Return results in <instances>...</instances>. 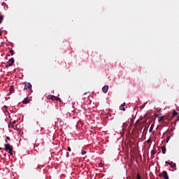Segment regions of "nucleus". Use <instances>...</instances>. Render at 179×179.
Returning a JSON list of instances; mask_svg holds the SVG:
<instances>
[{
    "label": "nucleus",
    "mask_w": 179,
    "mask_h": 179,
    "mask_svg": "<svg viewBox=\"0 0 179 179\" xmlns=\"http://www.w3.org/2000/svg\"><path fill=\"white\" fill-rule=\"evenodd\" d=\"M4 146L6 151L8 152L11 155H13V147L9 143L5 144Z\"/></svg>",
    "instance_id": "1"
},
{
    "label": "nucleus",
    "mask_w": 179,
    "mask_h": 179,
    "mask_svg": "<svg viewBox=\"0 0 179 179\" xmlns=\"http://www.w3.org/2000/svg\"><path fill=\"white\" fill-rule=\"evenodd\" d=\"M158 177L163 178L164 179H169L168 173L166 171H162V173H159Z\"/></svg>",
    "instance_id": "2"
},
{
    "label": "nucleus",
    "mask_w": 179,
    "mask_h": 179,
    "mask_svg": "<svg viewBox=\"0 0 179 179\" xmlns=\"http://www.w3.org/2000/svg\"><path fill=\"white\" fill-rule=\"evenodd\" d=\"M48 99H51L52 101H61V99L58 96H54V95H51V96H49L48 97Z\"/></svg>",
    "instance_id": "3"
},
{
    "label": "nucleus",
    "mask_w": 179,
    "mask_h": 179,
    "mask_svg": "<svg viewBox=\"0 0 179 179\" xmlns=\"http://www.w3.org/2000/svg\"><path fill=\"white\" fill-rule=\"evenodd\" d=\"M15 62V60L13 59V57H11L10 59H9V61L7 62L6 67L8 68L9 66H12Z\"/></svg>",
    "instance_id": "4"
},
{
    "label": "nucleus",
    "mask_w": 179,
    "mask_h": 179,
    "mask_svg": "<svg viewBox=\"0 0 179 179\" xmlns=\"http://www.w3.org/2000/svg\"><path fill=\"white\" fill-rule=\"evenodd\" d=\"M165 164L169 165L171 168H176V164L174 163L173 162H169L166 161Z\"/></svg>",
    "instance_id": "5"
},
{
    "label": "nucleus",
    "mask_w": 179,
    "mask_h": 179,
    "mask_svg": "<svg viewBox=\"0 0 179 179\" xmlns=\"http://www.w3.org/2000/svg\"><path fill=\"white\" fill-rule=\"evenodd\" d=\"M32 85L29 83H25V86H24V90H27V89L31 90Z\"/></svg>",
    "instance_id": "6"
},
{
    "label": "nucleus",
    "mask_w": 179,
    "mask_h": 179,
    "mask_svg": "<svg viewBox=\"0 0 179 179\" xmlns=\"http://www.w3.org/2000/svg\"><path fill=\"white\" fill-rule=\"evenodd\" d=\"M120 110L125 111V102L120 106Z\"/></svg>",
    "instance_id": "7"
},
{
    "label": "nucleus",
    "mask_w": 179,
    "mask_h": 179,
    "mask_svg": "<svg viewBox=\"0 0 179 179\" xmlns=\"http://www.w3.org/2000/svg\"><path fill=\"white\" fill-rule=\"evenodd\" d=\"M30 100L29 99V97H26L25 99H24V101H22V103L24 104H28L29 103Z\"/></svg>",
    "instance_id": "8"
},
{
    "label": "nucleus",
    "mask_w": 179,
    "mask_h": 179,
    "mask_svg": "<svg viewBox=\"0 0 179 179\" xmlns=\"http://www.w3.org/2000/svg\"><path fill=\"white\" fill-rule=\"evenodd\" d=\"M161 149H162V154H166V147H165V146H162V147L161 148Z\"/></svg>",
    "instance_id": "9"
},
{
    "label": "nucleus",
    "mask_w": 179,
    "mask_h": 179,
    "mask_svg": "<svg viewBox=\"0 0 179 179\" xmlns=\"http://www.w3.org/2000/svg\"><path fill=\"white\" fill-rule=\"evenodd\" d=\"M178 113L176 110H173V117H176V116H178Z\"/></svg>",
    "instance_id": "10"
},
{
    "label": "nucleus",
    "mask_w": 179,
    "mask_h": 179,
    "mask_svg": "<svg viewBox=\"0 0 179 179\" xmlns=\"http://www.w3.org/2000/svg\"><path fill=\"white\" fill-rule=\"evenodd\" d=\"M4 16L0 14V24H1L3 20Z\"/></svg>",
    "instance_id": "11"
},
{
    "label": "nucleus",
    "mask_w": 179,
    "mask_h": 179,
    "mask_svg": "<svg viewBox=\"0 0 179 179\" xmlns=\"http://www.w3.org/2000/svg\"><path fill=\"white\" fill-rule=\"evenodd\" d=\"M108 89H109V86L108 85H106V86L102 87V90H108Z\"/></svg>",
    "instance_id": "12"
},
{
    "label": "nucleus",
    "mask_w": 179,
    "mask_h": 179,
    "mask_svg": "<svg viewBox=\"0 0 179 179\" xmlns=\"http://www.w3.org/2000/svg\"><path fill=\"white\" fill-rule=\"evenodd\" d=\"M164 120V116H161V117H159V122H163Z\"/></svg>",
    "instance_id": "13"
},
{
    "label": "nucleus",
    "mask_w": 179,
    "mask_h": 179,
    "mask_svg": "<svg viewBox=\"0 0 179 179\" xmlns=\"http://www.w3.org/2000/svg\"><path fill=\"white\" fill-rule=\"evenodd\" d=\"M8 127H9V128L15 129L14 124H11V123H10V124H8Z\"/></svg>",
    "instance_id": "14"
},
{
    "label": "nucleus",
    "mask_w": 179,
    "mask_h": 179,
    "mask_svg": "<svg viewBox=\"0 0 179 179\" xmlns=\"http://www.w3.org/2000/svg\"><path fill=\"white\" fill-rule=\"evenodd\" d=\"M10 141V138L9 137H6V142L7 143V144H8V141Z\"/></svg>",
    "instance_id": "15"
},
{
    "label": "nucleus",
    "mask_w": 179,
    "mask_h": 179,
    "mask_svg": "<svg viewBox=\"0 0 179 179\" xmlns=\"http://www.w3.org/2000/svg\"><path fill=\"white\" fill-rule=\"evenodd\" d=\"M153 129H154V126H153V124H152V126H151V127L150 129V132H152Z\"/></svg>",
    "instance_id": "16"
},
{
    "label": "nucleus",
    "mask_w": 179,
    "mask_h": 179,
    "mask_svg": "<svg viewBox=\"0 0 179 179\" xmlns=\"http://www.w3.org/2000/svg\"><path fill=\"white\" fill-rule=\"evenodd\" d=\"M10 53L11 55L13 56V54H14V50H13V49H11V50H10Z\"/></svg>",
    "instance_id": "17"
},
{
    "label": "nucleus",
    "mask_w": 179,
    "mask_h": 179,
    "mask_svg": "<svg viewBox=\"0 0 179 179\" xmlns=\"http://www.w3.org/2000/svg\"><path fill=\"white\" fill-rule=\"evenodd\" d=\"M136 179H141V176L139 174H137V177H136Z\"/></svg>",
    "instance_id": "18"
},
{
    "label": "nucleus",
    "mask_w": 179,
    "mask_h": 179,
    "mask_svg": "<svg viewBox=\"0 0 179 179\" xmlns=\"http://www.w3.org/2000/svg\"><path fill=\"white\" fill-rule=\"evenodd\" d=\"M86 153H87L86 151H85V150H83V151H82V155H85Z\"/></svg>",
    "instance_id": "19"
},
{
    "label": "nucleus",
    "mask_w": 179,
    "mask_h": 179,
    "mask_svg": "<svg viewBox=\"0 0 179 179\" xmlns=\"http://www.w3.org/2000/svg\"><path fill=\"white\" fill-rule=\"evenodd\" d=\"M34 167L36 169H38L39 168V166L38 165H36V166H34Z\"/></svg>",
    "instance_id": "20"
},
{
    "label": "nucleus",
    "mask_w": 179,
    "mask_h": 179,
    "mask_svg": "<svg viewBox=\"0 0 179 179\" xmlns=\"http://www.w3.org/2000/svg\"><path fill=\"white\" fill-rule=\"evenodd\" d=\"M169 140H170V137H169V136H167V137H166V142H169Z\"/></svg>",
    "instance_id": "21"
},
{
    "label": "nucleus",
    "mask_w": 179,
    "mask_h": 179,
    "mask_svg": "<svg viewBox=\"0 0 179 179\" xmlns=\"http://www.w3.org/2000/svg\"><path fill=\"white\" fill-rule=\"evenodd\" d=\"M9 90H14V88L13 86H11V87L9 89Z\"/></svg>",
    "instance_id": "22"
},
{
    "label": "nucleus",
    "mask_w": 179,
    "mask_h": 179,
    "mask_svg": "<svg viewBox=\"0 0 179 179\" xmlns=\"http://www.w3.org/2000/svg\"><path fill=\"white\" fill-rule=\"evenodd\" d=\"M16 124V120H14V122H13V124Z\"/></svg>",
    "instance_id": "23"
},
{
    "label": "nucleus",
    "mask_w": 179,
    "mask_h": 179,
    "mask_svg": "<svg viewBox=\"0 0 179 179\" xmlns=\"http://www.w3.org/2000/svg\"><path fill=\"white\" fill-rule=\"evenodd\" d=\"M148 143H151V140L150 139H149V140H148Z\"/></svg>",
    "instance_id": "24"
},
{
    "label": "nucleus",
    "mask_w": 179,
    "mask_h": 179,
    "mask_svg": "<svg viewBox=\"0 0 179 179\" xmlns=\"http://www.w3.org/2000/svg\"><path fill=\"white\" fill-rule=\"evenodd\" d=\"M69 153L67 152H66V157H69Z\"/></svg>",
    "instance_id": "25"
},
{
    "label": "nucleus",
    "mask_w": 179,
    "mask_h": 179,
    "mask_svg": "<svg viewBox=\"0 0 179 179\" xmlns=\"http://www.w3.org/2000/svg\"><path fill=\"white\" fill-rule=\"evenodd\" d=\"M108 90H103V92L107 93Z\"/></svg>",
    "instance_id": "26"
},
{
    "label": "nucleus",
    "mask_w": 179,
    "mask_h": 179,
    "mask_svg": "<svg viewBox=\"0 0 179 179\" xmlns=\"http://www.w3.org/2000/svg\"><path fill=\"white\" fill-rule=\"evenodd\" d=\"M3 108L6 110L7 109V106H4Z\"/></svg>",
    "instance_id": "27"
},
{
    "label": "nucleus",
    "mask_w": 179,
    "mask_h": 179,
    "mask_svg": "<svg viewBox=\"0 0 179 179\" xmlns=\"http://www.w3.org/2000/svg\"><path fill=\"white\" fill-rule=\"evenodd\" d=\"M68 150H69V151H71V149L70 147L68 148Z\"/></svg>",
    "instance_id": "28"
},
{
    "label": "nucleus",
    "mask_w": 179,
    "mask_h": 179,
    "mask_svg": "<svg viewBox=\"0 0 179 179\" xmlns=\"http://www.w3.org/2000/svg\"><path fill=\"white\" fill-rule=\"evenodd\" d=\"M2 35V31H1V30H0V36H1Z\"/></svg>",
    "instance_id": "29"
},
{
    "label": "nucleus",
    "mask_w": 179,
    "mask_h": 179,
    "mask_svg": "<svg viewBox=\"0 0 179 179\" xmlns=\"http://www.w3.org/2000/svg\"><path fill=\"white\" fill-rule=\"evenodd\" d=\"M152 153L153 155H155V151H154V150H152Z\"/></svg>",
    "instance_id": "30"
},
{
    "label": "nucleus",
    "mask_w": 179,
    "mask_h": 179,
    "mask_svg": "<svg viewBox=\"0 0 179 179\" xmlns=\"http://www.w3.org/2000/svg\"><path fill=\"white\" fill-rule=\"evenodd\" d=\"M100 167H103L102 164H99Z\"/></svg>",
    "instance_id": "31"
},
{
    "label": "nucleus",
    "mask_w": 179,
    "mask_h": 179,
    "mask_svg": "<svg viewBox=\"0 0 179 179\" xmlns=\"http://www.w3.org/2000/svg\"><path fill=\"white\" fill-rule=\"evenodd\" d=\"M12 92H13V91H12V90H10V93H12Z\"/></svg>",
    "instance_id": "32"
},
{
    "label": "nucleus",
    "mask_w": 179,
    "mask_h": 179,
    "mask_svg": "<svg viewBox=\"0 0 179 179\" xmlns=\"http://www.w3.org/2000/svg\"><path fill=\"white\" fill-rule=\"evenodd\" d=\"M87 93H85L84 95H86Z\"/></svg>",
    "instance_id": "33"
},
{
    "label": "nucleus",
    "mask_w": 179,
    "mask_h": 179,
    "mask_svg": "<svg viewBox=\"0 0 179 179\" xmlns=\"http://www.w3.org/2000/svg\"><path fill=\"white\" fill-rule=\"evenodd\" d=\"M2 148H0V150H1Z\"/></svg>",
    "instance_id": "34"
},
{
    "label": "nucleus",
    "mask_w": 179,
    "mask_h": 179,
    "mask_svg": "<svg viewBox=\"0 0 179 179\" xmlns=\"http://www.w3.org/2000/svg\"><path fill=\"white\" fill-rule=\"evenodd\" d=\"M178 119H179V115H178Z\"/></svg>",
    "instance_id": "35"
},
{
    "label": "nucleus",
    "mask_w": 179,
    "mask_h": 179,
    "mask_svg": "<svg viewBox=\"0 0 179 179\" xmlns=\"http://www.w3.org/2000/svg\"><path fill=\"white\" fill-rule=\"evenodd\" d=\"M152 179V178H151ZM153 179H155V178H153Z\"/></svg>",
    "instance_id": "36"
}]
</instances>
